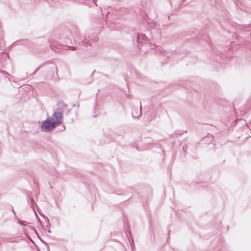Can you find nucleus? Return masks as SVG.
I'll use <instances>...</instances> for the list:
<instances>
[{
  "label": "nucleus",
  "instance_id": "obj_1",
  "mask_svg": "<svg viewBox=\"0 0 251 251\" xmlns=\"http://www.w3.org/2000/svg\"><path fill=\"white\" fill-rule=\"evenodd\" d=\"M63 109L62 111H55L51 117L48 118L43 121L41 126V130L45 132L50 131L59 125L63 120Z\"/></svg>",
  "mask_w": 251,
  "mask_h": 251
},
{
  "label": "nucleus",
  "instance_id": "obj_2",
  "mask_svg": "<svg viewBox=\"0 0 251 251\" xmlns=\"http://www.w3.org/2000/svg\"><path fill=\"white\" fill-rule=\"evenodd\" d=\"M97 40L98 38L97 37H94V38H93L89 36L88 39L85 38L83 40H82L81 41V45L87 48L89 46H92L91 41L95 42Z\"/></svg>",
  "mask_w": 251,
  "mask_h": 251
},
{
  "label": "nucleus",
  "instance_id": "obj_3",
  "mask_svg": "<svg viewBox=\"0 0 251 251\" xmlns=\"http://www.w3.org/2000/svg\"><path fill=\"white\" fill-rule=\"evenodd\" d=\"M147 37L146 36L145 34L138 33L137 36V41L138 44L139 45L142 44V46H143L144 43H145V44L147 43Z\"/></svg>",
  "mask_w": 251,
  "mask_h": 251
},
{
  "label": "nucleus",
  "instance_id": "obj_4",
  "mask_svg": "<svg viewBox=\"0 0 251 251\" xmlns=\"http://www.w3.org/2000/svg\"><path fill=\"white\" fill-rule=\"evenodd\" d=\"M70 31L69 30H66V35L65 36H64V35H62L61 37H59V39L63 40L64 39V42L66 44H69L70 42L72 43V41L70 39L69 37H68L67 36H68V34H70Z\"/></svg>",
  "mask_w": 251,
  "mask_h": 251
},
{
  "label": "nucleus",
  "instance_id": "obj_5",
  "mask_svg": "<svg viewBox=\"0 0 251 251\" xmlns=\"http://www.w3.org/2000/svg\"><path fill=\"white\" fill-rule=\"evenodd\" d=\"M141 111H142V105H141V102H140V110L139 115L138 116H136L134 114V112L135 111H132V114L133 117H134V118H139V117L141 116V114H142V112Z\"/></svg>",
  "mask_w": 251,
  "mask_h": 251
},
{
  "label": "nucleus",
  "instance_id": "obj_6",
  "mask_svg": "<svg viewBox=\"0 0 251 251\" xmlns=\"http://www.w3.org/2000/svg\"><path fill=\"white\" fill-rule=\"evenodd\" d=\"M29 198H30V204L31 205V206L34 209V205H35L36 206H37V205L35 202L33 198H30V197Z\"/></svg>",
  "mask_w": 251,
  "mask_h": 251
},
{
  "label": "nucleus",
  "instance_id": "obj_7",
  "mask_svg": "<svg viewBox=\"0 0 251 251\" xmlns=\"http://www.w3.org/2000/svg\"><path fill=\"white\" fill-rule=\"evenodd\" d=\"M156 50L157 51L160 52L162 54H164V53L165 52V50H164V49L161 47H159V46L157 47L156 49Z\"/></svg>",
  "mask_w": 251,
  "mask_h": 251
},
{
  "label": "nucleus",
  "instance_id": "obj_8",
  "mask_svg": "<svg viewBox=\"0 0 251 251\" xmlns=\"http://www.w3.org/2000/svg\"><path fill=\"white\" fill-rule=\"evenodd\" d=\"M53 39H50L49 40V42H50V48L52 49V46H54L53 45Z\"/></svg>",
  "mask_w": 251,
  "mask_h": 251
},
{
  "label": "nucleus",
  "instance_id": "obj_9",
  "mask_svg": "<svg viewBox=\"0 0 251 251\" xmlns=\"http://www.w3.org/2000/svg\"><path fill=\"white\" fill-rule=\"evenodd\" d=\"M46 220L47 221V225L46 226L47 227H50V223L49 222V220L47 217H46Z\"/></svg>",
  "mask_w": 251,
  "mask_h": 251
},
{
  "label": "nucleus",
  "instance_id": "obj_10",
  "mask_svg": "<svg viewBox=\"0 0 251 251\" xmlns=\"http://www.w3.org/2000/svg\"><path fill=\"white\" fill-rule=\"evenodd\" d=\"M18 223H19V224H20V225H22V226H25V225L23 223V222L22 221H21L19 219H18Z\"/></svg>",
  "mask_w": 251,
  "mask_h": 251
},
{
  "label": "nucleus",
  "instance_id": "obj_11",
  "mask_svg": "<svg viewBox=\"0 0 251 251\" xmlns=\"http://www.w3.org/2000/svg\"><path fill=\"white\" fill-rule=\"evenodd\" d=\"M68 48H69V50H75V48L74 47L69 46Z\"/></svg>",
  "mask_w": 251,
  "mask_h": 251
},
{
  "label": "nucleus",
  "instance_id": "obj_12",
  "mask_svg": "<svg viewBox=\"0 0 251 251\" xmlns=\"http://www.w3.org/2000/svg\"><path fill=\"white\" fill-rule=\"evenodd\" d=\"M40 68V67H39V68H38L33 73V74H35L36 73V72L39 70V69Z\"/></svg>",
  "mask_w": 251,
  "mask_h": 251
},
{
  "label": "nucleus",
  "instance_id": "obj_13",
  "mask_svg": "<svg viewBox=\"0 0 251 251\" xmlns=\"http://www.w3.org/2000/svg\"><path fill=\"white\" fill-rule=\"evenodd\" d=\"M61 105H62L64 108H66V105L64 104H63V103H61Z\"/></svg>",
  "mask_w": 251,
  "mask_h": 251
},
{
  "label": "nucleus",
  "instance_id": "obj_14",
  "mask_svg": "<svg viewBox=\"0 0 251 251\" xmlns=\"http://www.w3.org/2000/svg\"><path fill=\"white\" fill-rule=\"evenodd\" d=\"M250 26H251V25H249V26H246V28H248V30H250Z\"/></svg>",
  "mask_w": 251,
  "mask_h": 251
},
{
  "label": "nucleus",
  "instance_id": "obj_15",
  "mask_svg": "<svg viewBox=\"0 0 251 251\" xmlns=\"http://www.w3.org/2000/svg\"><path fill=\"white\" fill-rule=\"evenodd\" d=\"M0 72H1V73H4V74H6V72L3 71H1Z\"/></svg>",
  "mask_w": 251,
  "mask_h": 251
},
{
  "label": "nucleus",
  "instance_id": "obj_16",
  "mask_svg": "<svg viewBox=\"0 0 251 251\" xmlns=\"http://www.w3.org/2000/svg\"><path fill=\"white\" fill-rule=\"evenodd\" d=\"M3 40L2 38H0V43H1V42H2Z\"/></svg>",
  "mask_w": 251,
  "mask_h": 251
},
{
  "label": "nucleus",
  "instance_id": "obj_17",
  "mask_svg": "<svg viewBox=\"0 0 251 251\" xmlns=\"http://www.w3.org/2000/svg\"><path fill=\"white\" fill-rule=\"evenodd\" d=\"M12 211H13V212L14 214H15V212H14V210L13 209V207H12Z\"/></svg>",
  "mask_w": 251,
  "mask_h": 251
},
{
  "label": "nucleus",
  "instance_id": "obj_18",
  "mask_svg": "<svg viewBox=\"0 0 251 251\" xmlns=\"http://www.w3.org/2000/svg\"><path fill=\"white\" fill-rule=\"evenodd\" d=\"M48 232L49 233H51V231H50V229H49V230H48Z\"/></svg>",
  "mask_w": 251,
  "mask_h": 251
},
{
  "label": "nucleus",
  "instance_id": "obj_19",
  "mask_svg": "<svg viewBox=\"0 0 251 251\" xmlns=\"http://www.w3.org/2000/svg\"><path fill=\"white\" fill-rule=\"evenodd\" d=\"M130 246L131 247V248H132V244H131Z\"/></svg>",
  "mask_w": 251,
  "mask_h": 251
}]
</instances>
